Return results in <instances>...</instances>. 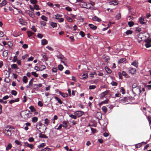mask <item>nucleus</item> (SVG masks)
<instances>
[{
	"label": "nucleus",
	"mask_w": 151,
	"mask_h": 151,
	"mask_svg": "<svg viewBox=\"0 0 151 151\" xmlns=\"http://www.w3.org/2000/svg\"><path fill=\"white\" fill-rule=\"evenodd\" d=\"M14 129V128L11 126L8 125L6 127H4V133L6 135L10 136L12 135V133L11 132V130H9V129Z\"/></svg>",
	"instance_id": "nucleus-1"
},
{
	"label": "nucleus",
	"mask_w": 151,
	"mask_h": 151,
	"mask_svg": "<svg viewBox=\"0 0 151 151\" xmlns=\"http://www.w3.org/2000/svg\"><path fill=\"white\" fill-rule=\"evenodd\" d=\"M130 99L129 97H124L121 99V103L124 105L130 104Z\"/></svg>",
	"instance_id": "nucleus-2"
},
{
	"label": "nucleus",
	"mask_w": 151,
	"mask_h": 151,
	"mask_svg": "<svg viewBox=\"0 0 151 151\" xmlns=\"http://www.w3.org/2000/svg\"><path fill=\"white\" fill-rule=\"evenodd\" d=\"M36 127H37L38 126H41L42 127H44V129H42L43 131L42 132L45 133V131L46 130V129H47V127L45 125L42 124L40 122H40H37L36 123Z\"/></svg>",
	"instance_id": "nucleus-3"
},
{
	"label": "nucleus",
	"mask_w": 151,
	"mask_h": 151,
	"mask_svg": "<svg viewBox=\"0 0 151 151\" xmlns=\"http://www.w3.org/2000/svg\"><path fill=\"white\" fill-rule=\"evenodd\" d=\"M132 91L133 94L135 95L137 94V93H138L139 95L140 93L142 91L140 90V89L139 87L137 88H135L133 89H132Z\"/></svg>",
	"instance_id": "nucleus-4"
},
{
	"label": "nucleus",
	"mask_w": 151,
	"mask_h": 151,
	"mask_svg": "<svg viewBox=\"0 0 151 151\" xmlns=\"http://www.w3.org/2000/svg\"><path fill=\"white\" fill-rule=\"evenodd\" d=\"M46 68V67L45 65H42L39 67L37 66H35L34 68V69L36 70L37 71L39 70L42 71L45 70Z\"/></svg>",
	"instance_id": "nucleus-5"
},
{
	"label": "nucleus",
	"mask_w": 151,
	"mask_h": 151,
	"mask_svg": "<svg viewBox=\"0 0 151 151\" xmlns=\"http://www.w3.org/2000/svg\"><path fill=\"white\" fill-rule=\"evenodd\" d=\"M84 112L81 111H77L74 112V114L77 117H79L84 114Z\"/></svg>",
	"instance_id": "nucleus-6"
},
{
	"label": "nucleus",
	"mask_w": 151,
	"mask_h": 151,
	"mask_svg": "<svg viewBox=\"0 0 151 151\" xmlns=\"http://www.w3.org/2000/svg\"><path fill=\"white\" fill-rule=\"evenodd\" d=\"M32 113L30 112H28L27 114H25L24 115L20 114L21 116L25 119H27L28 118H29L31 116Z\"/></svg>",
	"instance_id": "nucleus-7"
},
{
	"label": "nucleus",
	"mask_w": 151,
	"mask_h": 151,
	"mask_svg": "<svg viewBox=\"0 0 151 151\" xmlns=\"http://www.w3.org/2000/svg\"><path fill=\"white\" fill-rule=\"evenodd\" d=\"M81 5L82 8L86 9H90L91 7L89 3L87 4L85 2H82Z\"/></svg>",
	"instance_id": "nucleus-8"
},
{
	"label": "nucleus",
	"mask_w": 151,
	"mask_h": 151,
	"mask_svg": "<svg viewBox=\"0 0 151 151\" xmlns=\"http://www.w3.org/2000/svg\"><path fill=\"white\" fill-rule=\"evenodd\" d=\"M109 91L106 90L105 91L102 92L99 95V97L101 99H103L109 93Z\"/></svg>",
	"instance_id": "nucleus-9"
},
{
	"label": "nucleus",
	"mask_w": 151,
	"mask_h": 151,
	"mask_svg": "<svg viewBox=\"0 0 151 151\" xmlns=\"http://www.w3.org/2000/svg\"><path fill=\"white\" fill-rule=\"evenodd\" d=\"M136 71V70L135 68L131 67L129 68L128 72L131 74L133 75L135 74Z\"/></svg>",
	"instance_id": "nucleus-10"
},
{
	"label": "nucleus",
	"mask_w": 151,
	"mask_h": 151,
	"mask_svg": "<svg viewBox=\"0 0 151 151\" xmlns=\"http://www.w3.org/2000/svg\"><path fill=\"white\" fill-rule=\"evenodd\" d=\"M102 114L100 112H98L96 114V118L99 120H100L102 119Z\"/></svg>",
	"instance_id": "nucleus-11"
},
{
	"label": "nucleus",
	"mask_w": 151,
	"mask_h": 151,
	"mask_svg": "<svg viewBox=\"0 0 151 151\" xmlns=\"http://www.w3.org/2000/svg\"><path fill=\"white\" fill-rule=\"evenodd\" d=\"M24 145L25 146H27L29 147L31 149H32L34 148V146L32 144H29L27 142H24Z\"/></svg>",
	"instance_id": "nucleus-12"
},
{
	"label": "nucleus",
	"mask_w": 151,
	"mask_h": 151,
	"mask_svg": "<svg viewBox=\"0 0 151 151\" xmlns=\"http://www.w3.org/2000/svg\"><path fill=\"white\" fill-rule=\"evenodd\" d=\"M88 26L90 28L93 30L96 29L97 28V27L96 26L94 25L91 24H89Z\"/></svg>",
	"instance_id": "nucleus-13"
},
{
	"label": "nucleus",
	"mask_w": 151,
	"mask_h": 151,
	"mask_svg": "<svg viewBox=\"0 0 151 151\" xmlns=\"http://www.w3.org/2000/svg\"><path fill=\"white\" fill-rule=\"evenodd\" d=\"M131 65L137 68L138 66V62L137 61L135 60L131 63Z\"/></svg>",
	"instance_id": "nucleus-14"
},
{
	"label": "nucleus",
	"mask_w": 151,
	"mask_h": 151,
	"mask_svg": "<svg viewBox=\"0 0 151 151\" xmlns=\"http://www.w3.org/2000/svg\"><path fill=\"white\" fill-rule=\"evenodd\" d=\"M92 19L93 21H97L99 22H100L101 21V19L96 16H94L93 17Z\"/></svg>",
	"instance_id": "nucleus-15"
},
{
	"label": "nucleus",
	"mask_w": 151,
	"mask_h": 151,
	"mask_svg": "<svg viewBox=\"0 0 151 151\" xmlns=\"http://www.w3.org/2000/svg\"><path fill=\"white\" fill-rule=\"evenodd\" d=\"M27 13L29 15V16L32 18H33L35 17V15L34 12L29 11Z\"/></svg>",
	"instance_id": "nucleus-16"
},
{
	"label": "nucleus",
	"mask_w": 151,
	"mask_h": 151,
	"mask_svg": "<svg viewBox=\"0 0 151 151\" xmlns=\"http://www.w3.org/2000/svg\"><path fill=\"white\" fill-rule=\"evenodd\" d=\"M139 22L140 24H144L145 23V22H144L145 19L144 18L142 17H140L139 18Z\"/></svg>",
	"instance_id": "nucleus-17"
},
{
	"label": "nucleus",
	"mask_w": 151,
	"mask_h": 151,
	"mask_svg": "<svg viewBox=\"0 0 151 151\" xmlns=\"http://www.w3.org/2000/svg\"><path fill=\"white\" fill-rule=\"evenodd\" d=\"M142 143H145V144H146L147 143V142H142L141 143H139L138 144H136L135 145V147L138 148L141 147L142 145Z\"/></svg>",
	"instance_id": "nucleus-18"
},
{
	"label": "nucleus",
	"mask_w": 151,
	"mask_h": 151,
	"mask_svg": "<svg viewBox=\"0 0 151 151\" xmlns=\"http://www.w3.org/2000/svg\"><path fill=\"white\" fill-rule=\"evenodd\" d=\"M39 137L40 138H42L47 139L48 137L44 134H42L41 133H40L39 134Z\"/></svg>",
	"instance_id": "nucleus-19"
},
{
	"label": "nucleus",
	"mask_w": 151,
	"mask_h": 151,
	"mask_svg": "<svg viewBox=\"0 0 151 151\" xmlns=\"http://www.w3.org/2000/svg\"><path fill=\"white\" fill-rule=\"evenodd\" d=\"M28 112H30V111L29 110L27 109L21 112L20 114H22V115H24L25 114H27Z\"/></svg>",
	"instance_id": "nucleus-20"
},
{
	"label": "nucleus",
	"mask_w": 151,
	"mask_h": 151,
	"mask_svg": "<svg viewBox=\"0 0 151 151\" xmlns=\"http://www.w3.org/2000/svg\"><path fill=\"white\" fill-rule=\"evenodd\" d=\"M7 2L6 0H3L2 2L0 3V6H2L7 4Z\"/></svg>",
	"instance_id": "nucleus-21"
},
{
	"label": "nucleus",
	"mask_w": 151,
	"mask_h": 151,
	"mask_svg": "<svg viewBox=\"0 0 151 151\" xmlns=\"http://www.w3.org/2000/svg\"><path fill=\"white\" fill-rule=\"evenodd\" d=\"M41 43L42 45H45L47 44V41L46 39H43L41 41Z\"/></svg>",
	"instance_id": "nucleus-22"
},
{
	"label": "nucleus",
	"mask_w": 151,
	"mask_h": 151,
	"mask_svg": "<svg viewBox=\"0 0 151 151\" xmlns=\"http://www.w3.org/2000/svg\"><path fill=\"white\" fill-rule=\"evenodd\" d=\"M105 68L107 73L110 74L111 73V70L108 67H105Z\"/></svg>",
	"instance_id": "nucleus-23"
},
{
	"label": "nucleus",
	"mask_w": 151,
	"mask_h": 151,
	"mask_svg": "<svg viewBox=\"0 0 151 151\" xmlns=\"http://www.w3.org/2000/svg\"><path fill=\"white\" fill-rule=\"evenodd\" d=\"M55 99L58 101V102L60 104H62L63 103V102L61 100L58 98L57 96H55Z\"/></svg>",
	"instance_id": "nucleus-24"
},
{
	"label": "nucleus",
	"mask_w": 151,
	"mask_h": 151,
	"mask_svg": "<svg viewBox=\"0 0 151 151\" xmlns=\"http://www.w3.org/2000/svg\"><path fill=\"white\" fill-rule=\"evenodd\" d=\"M23 81L25 83H26L27 82V78L26 76H24L22 78Z\"/></svg>",
	"instance_id": "nucleus-25"
},
{
	"label": "nucleus",
	"mask_w": 151,
	"mask_h": 151,
	"mask_svg": "<svg viewBox=\"0 0 151 151\" xmlns=\"http://www.w3.org/2000/svg\"><path fill=\"white\" fill-rule=\"evenodd\" d=\"M40 23L41 25V27H42V26H45L46 24V23L44 21H40Z\"/></svg>",
	"instance_id": "nucleus-26"
},
{
	"label": "nucleus",
	"mask_w": 151,
	"mask_h": 151,
	"mask_svg": "<svg viewBox=\"0 0 151 151\" xmlns=\"http://www.w3.org/2000/svg\"><path fill=\"white\" fill-rule=\"evenodd\" d=\"M126 59L125 58H122L120 59L118 61V63H123L125 61Z\"/></svg>",
	"instance_id": "nucleus-27"
},
{
	"label": "nucleus",
	"mask_w": 151,
	"mask_h": 151,
	"mask_svg": "<svg viewBox=\"0 0 151 151\" xmlns=\"http://www.w3.org/2000/svg\"><path fill=\"white\" fill-rule=\"evenodd\" d=\"M50 25L53 28L57 26L56 23L53 22H51L50 23Z\"/></svg>",
	"instance_id": "nucleus-28"
},
{
	"label": "nucleus",
	"mask_w": 151,
	"mask_h": 151,
	"mask_svg": "<svg viewBox=\"0 0 151 151\" xmlns=\"http://www.w3.org/2000/svg\"><path fill=\"white\" fill-rule=\"evenodd\" d=\"M11 68L12 69H18V67L17 65L16 64H13L12 65H11Z\"/></svg>",
	"instance_id": "nucleus-29"
},
{
	"label": "nucleus",
	"mask_w": 151,
	"mask_h": 151,
	"mask_svg": "<svg viewBox=\"0 0 151 151\" xmlns=\"http://www.w3.org/2000/svg\"><path fill=\"white\" fill-rule=\"evenodd\" d=\"M88 75L87 74L84 73L82 75V78H81V79L84 80L88 78Z\"/></svg>",
	"instance_id": "nucleus-30"
},
{
	"label": "nucleus",
	"mask_w": 151,
	"mask_h": 151,
	"mask_svg": "<svg viewBox=\"0 0 151 151\" xmlns=\"http://www.w3.org/2000/svg\"><path fill=\"white\" fill-rule=\"evenodd\" d=\"M12 147V144L10 143H9L8 144L7 147L6 148V150L7 151L9 150Z\"/></svg>",
	"instance_id": "nucleus-31"
},
{
	"label": "nucleus",
	"mask_w": 151,
	"mask_h": 151,
	"mask_svg": "<svg viewBox=\"0 0 151 151\" xmlns=\"http://www.w3.org/2000/svg\"><path fill=\"white\" fill-rule=\"evenodd\" d=\"M41 18L42 20L45 22H47V18L44 15H42Z\"/></svg>",
	"instance_id": "nucleus-32"
},
{
	"label": "nucleus",
	"mask_w": 151,
	"mask_h": 151,
	"mask_svg": "<svg viewBox=\"0 0 151 151\" xmlns=\"http://www.w3.org/2000/svg\"><path fill=\"white\" fill-rule=\"evenodd\" d=\"M41 151H51V149L50 148L46 147L45 148L41 150Z\"/></svg>",
	"instance_id": "nucleus-33"
},
{
	"label": "nucleus",
	"mask_w": 151,
	"mask_h": 151,
	"mask_svg": "<svg viewBox=\"0 0 151 151\" xmlns=\"http://www.w3.org/2000/svg\"><path fill=\"white\" fill-rule=\"evenodd\" d=\"M45 145V143H42L40 145L37 146L38 148L40 149L43 147Z\"/></svg>",
	"instance_id": "nucleus-34"
},
{
	"label": "nucleus",
	"mask_w": 151,
	"mask_h": 151,
	"mask_svg": "<svg viewBox=\"0 0 151 151\" xmlns=\"http://www.w3.org/2000/svg\"><path fill=\"white\" fill-rule=\"evenodd\" d=\"M132 33V31L131 30H127L125 32V33L127 35L131 34Z\"/></svg>",
	"instance_id": "nucleus-35"
},
{
	"label": "nucleus",
	"mask_w": 151,
	"mask_h": 151,
	"mask_svg": "<svg viewBox=\"0 0 151 151\" xmlns=\"http://www.w3.org/2000/svg\"><path fill=\"white\" fill-rule=\"evenodd\" d=\"M44 121V123L46 125V126H47L50 122L48 119L46 118L45 119Z\"/></svg>",
	"instance_id": "nucleus-36"
},
{
	"label": "nucleus",
	"mask_w": 151,
	"mask_h": 151,
	"mask_svg": "<svg viewBox=\"0 0 151 151\" xmlns=\"http://www.w3.org/2000/svg\"><path fill=\"white\" fill-rule=\"evenodd\" d=\"M103 59L104 60L105 62L107 63L108 62V60L110 59L109 58V57H106L105 56L104 57V56H103Z\"/></svg>",
	"instance_id": "nucleus-37"
},
{
	"label": "nucleus",
	"mask_w": 151,
	"mask_h": 151,
	"mask_svg": "<svg viewBox=\"0 0 151 151\" xmlns=\"http://www.w3.org/2000/svg\"><path fill=\"white\" fill-rule=\"evenodd\" d=\"M38 120V118L36 117H34L32 118V121L33 122H36Z\"/></svg>",
	"instance_id": "nucleus-38"
},
{
	"label": "nucleus",
	"mask_w": 151,
	"mask_h": 151,
	"mask_svg": "<svg viewBox=\"0 0 151 151\" xmlns=\"http://www.w3.org/2000/svg\"><path fill=\"white\" fill-rule=\"evenodd\" d=\"M58 68L59 70L62 71L63 68V67L62 65L60 64L58 66Z\"/></svg>",
	"instance_id": "nucleus-39"
},
{
	"label": "nucleus",
	"mask_w": 151,
	"mask_h": 151,
	"mask_svg": "<svg viewBox=\"0 0 151 151\" xmlns=\"http://www.w3.org/2000/svg\"><path fill=\"white\" fill-rule=\"evenodd\" d=\"M102 109L105 113H106L107 111V108L105 106H103L102 107Z\"/></svg>",
	"instance_id": "nucleus-40"
},
{
	"label": "nucleus",
	"mask_w": 151,
	"mask_h": 151,
	"mask_svg": "<svg viewBox=\"0 0 151 151\" xmlns=\"http://www.w3.org/2000/svg\"><path fill=\"white\" fill-rule=\"evenodd\" d=\"M34 33L31 32L27 31V34L28 37H30L32 35H34Z\"/></svg>",
	"instance_id": "nucleus-41"
},
{
	"label": "nucleus",
	"mask_w": 151,
	"mask_h": 151,
	"mask_svg": "<svg viewBox=\"0 0 151 151\" xmlns=\"http://www.w3.org/2000/svg\"><path fill=\"white\" fill-rule=\"evenodd\" d=\"M19 22L21 24H24V23L25 22L24 20L22 18H20L19 20Z\"/></svg>",
	"instance_id": "nucleus-42"
},
{
	"label": "nucleus",
	"mask_w": 151,
	"mask_h": 151,
	"mask_svg": "<svg viewBox=\"0 0 151 151\" xmlns=\"http://www.w3.org/2000/svg\"><path fill=\"white\" fill-rule=\"evenodd\" d=\"M146 43L145 44V46L146 48H148L151 47V45L150 44V43L148 42Z\"/></svg>",
	"instance_id": "nucleus-43"
},
{
	"label": "nucleus",
	"mask_w": 151,
	"mask_h": 151,
	"mask_svg": "<svg viewBox=\"0 0 151 151\" xmlns=\"http://www.w3.org/2000/svg\"><path fill=\"white\" fill-rule=\"evenodd\" d=\"M17 92L15 90H13L11 91V93L14 96H16L17 94Z\"/></svg>",
	"instance_id": "nucleus-44"
},
{
	"label": "nucleus",
	"mask_w": 151,
	"mask_h": 151,
	"mask_svg": "<svg viewBox=\"0 0 151 151\" xmlns=\"http://www.w3.org/2000/svg\"><path fill=\"white\" fill-rule=\"evenodd\" d=\"M29 109H30L31 111L33 112L35 111V109L34 106H31L29 107Z\"/></svg>",
	"instance_id": "nucleus-45"
},
{
	"label": "nucleus",
	"mask_w": 151,
	"mask_h": 151,
	"mask_svg": "<svg viewBox=\"0 0 151 151\" xmlns=\"http://www.w3.org/2000/svg\"><path fill=\"white\" fill-rule=\"evenodd\" d=\"M128 25L130 27H132L134 24V23L132 22H129L128 23Z\"/></svg>",
	"instance_id": "nucleus-46"
},
{
	"label": "nucleus",
	"mask_w": 151,
	"mask_h": 151,
	"mask_svg": "<svg viewBox=\"0 0 151 151\" xmlns=\"http://www.w3.org/2000/svg\"><path fill=\"white\" fill-rule=\"evenodd\" d=\"M15 143L17 145H22V144L21 142L19 141L18 140H16L14 141Z\"/></svg>",
	"instance_id": "nucleus-47"
},
{
	"label": "nucleus",
	"mask_w": 151,
	"mask_h": 151,
	"mask_svg": "<svg viewBox=\"0 0 151 151\" xmlns=\"http://www.w3.org/2000/svg\"><path fill=\"white\" fill-rule=\"evenodd\" d=\"M69 116L71 118L74 119H76L77 118V116L73 114H70L69 115Z\"/></svg>",
	"instance_id": "nucleus-48"
},
{
	"label": "nucleus",
	"mask_w": 151,
	"mask_h": 151,
	"mask_svg": "<svg viewBox=\"0 0 151 151\" xmlns=\"http://www.w3.org/2000/svg\"><path fill=\"white\" fill-rule=\"evenodd\" d=\"M79 34L81 35L82 37H84L85 35L84 32L82 31H81L79 32Z\"/></svg>",
	"instance_id": "nucleus-49"
},
{
	"label": "nucleus",
	"mask_w": 151,
	"mask_h": 151,
	"mask_svg": "<svg viewBox=\"0 0 151 151\" xmlns=\"http://www.w3.org/2000/svg\"><path fill=\"white\" fill-rule=\"evenodd\" d=\"M31 74L34 76L35 77H37L38 76V74L37 73L35 72H32Z\"/></svg>",
	"instance_id": "nucleus-50"
},
{
	"label": "nucleus",
	"mask_w": 151,
	"mask_h": 151,
	"mask_svg": "<svg viewBox=\"0 0 151 151\" xmlns=\"http://www.w3.org/2000/svg\"><path fill=\"white\" fill-rule=\"evenodd\" d=\"M111 84L114 86H116L117 85L118 83L117 82L114 81H112L111 83Z\"/></svg>",
	"instance_id": "nucleus-51"
},
{
	"label": "nucleus",
	"mask_w": 151,
	"mask_h": 151,
	"mask_svg": "<svg viewBox=\"0 0 151 151\" xmlns=\"http://www.w3.org/2000/svg\"><path fill=\"white\" fill-rule=\"evenodd\" d=\"M120 89L121 90V92H122V94H124L125 93V90L123 87H121Z\"/></svg>",
	"instance_id": "nucleus-52"
},
{
	"label": "nucleus",
	"mask_w": 151,
	"mask_h": 151,
	"mask_svg": "<svg viewBox=\"0 0 151 151\" xmlns=\"http://www.w3.org/2000/svg\"><path fill=\"white\" fill-rule=\"evenodd\" d=\"M96 86L95 85H90L89 86V89L90 90L96 88Z\"/></svg>",
	"instance_id": "nucleus-53"
},
{
	"label": "nucleus",
	"mask_w": 151,
	"mask_h": 151,
	"mask_svg": "<svg viewBox=\"0 0 151 151\" xmlns=\"http://www.w3.org/2000/svg\"><path fill=\"white\" fill-rule=\"evenodd\" d=\"M62 16V15L60 14H57L55 15V18L56 19H59V17H60Z\"/></svg>",
	"instance_id": "nucleus-54"
},
{
	"label": "nucleus",
	"mask_w": 151,
	"mask_h": 151,
	"mask_svg": "<svg viewBox=\"0 0 151 151\" xmlns=\"http://www.w3.org/2000/svg\"><path fill=\"white\" fill-rule=\"evenodd\" d=\"M30 2L31 3L34 5H35L37 3V0H31Z\"/></svg>",
	"instance_id": "nucleus-55"
},
{
	"label": "nucleus",
	"mask_w": 151,
	"mask_h": 151,
	"mask_svg": "<svg viewBox=\"0 0 151 151\" xmlns=\"http://www.w3.org/2000/svg\"><path fill=\"white\" fill-rule=\"evenodd\" d=\"M34 7L35 8V9L36 10H38L39 9V6L38 5L35 4L34 5Z\"/></svg>",
	"instance_id": "nucleus-56"
},
{
	"label": "nucleus",
	"mask_w": 151,
	"mask_h": 151,
	"mask_svg": "<svg viewBox=\"0 0 151 151\" xmlns=\"http://www.w3.org/2000/svg\"><path fill=\"white\" fill-rule=\"evenodd\" d=\"M116 18L117 19H119L121 18V14L120 13H118L116 16Z\"/></svg>",
	"instance_id": "nucleus-57"
},
{
	"label": "nucleus",
	"mask_w": 151,
	"mask_h": 151,
	"mask_svg": "<svg viewBox=\"0 0 151 151\" xmlns=\"http://www.w3.org/2000/svg\"><path fill=\"white\" fill-rule=\"evenodd\" d=\"M139 86H137V84L136 83H134L132 85V89H133L135 88H137Z\"/></svg>",
	"instance_id": "nucleus-58"
},
{
	"label": "nucleus",
	"mask_w": 151,
	"mask_h": 151,
	"mask_svg": "<svg viewBox=\"0 0 151 151\" xmlns=\"http://www.w3.org/2000/svg\"><path fill=\"white\" fill-rule=\"evenodd\" d=\"M65 9L66 10L69 12H70L72 10L71 8L69 6H67L65 7Z\"/></svg>",
	"instance_id": "nucleus-59"
},
{
	"label": "nucleus",
	"mask_w": 151,
	"mask_h": 151,
	"mask_svg": "<svg viewBox=\"0 0 151 151\" xmlns=\"http://www.w3.org/2000/svg\"><path fill=\"white\" fill-rule=\"evenodd\" d=\"M17 56L16 55L14 56V57L13 59V62H16L17 61Z\"/></svg>",
	"instance_id": "nucleus-60"
},
{
	"label": "nucleus",
	"mask_w": 151,
	"mask_h": 151,
	"mask_svg": "<svg viewBox=\"0 0 151 151\" xmlns=\"http://www.w3.org/2000/svg\"><path fill=\"white\" fill-rule=\"evenodd\" d=\"M38 105L39 106L42 107L43 106V104L40 101H39L38 103Z\"/></svg>",
	"instance_id": "nucleus-61"
},
{
	"label": "nucleus",
	"mask_w": 151,
	"mask_h": 151,
	"mask_svg": "<svg viewBox=\"0 0 151 151\" xmlns=\"http://www.w3.org/2000/svg\"><path fill=\"white\" fill-rule=\"evenodd\" d=\"M46 48H47L49 50H51V51H53L54 50V49L51 47H50L49 46H47L46 47Z\"/></svg>",
	"instance_id": "nucleus-62"
},
{
	"label": "nucleus",
	"mask_w": 151,
	"mask_h": 151,
	"mask_svg": "<svg viewBox=\"0 0 151 151\" xmlns=\"http://www.w3.org/2000/svg\"><path fill=\"white\" fill-rule=\"evenodd\" d=\"M141 29L140 27H136L135 29V31L138 32H139L141 31Z\"/></svg>",
	"instance_id": "nucleus-63"
},
{
	"label": "nucleus",
	"mask_w": 151,
	"mask_h": 151,
	"mask_svg": "<svg viewBox=\"0 0 151 151\" xmlns=\"http://www.w3.org/2000/svg\"><path fill=\"white\" fill-rule=\"evenodd\" d=\"M145 42H148L150 43L151 42V39H147L145 40Z\"/></svg>",
	"instance_id": "nucleus-64"
}]
</instances>
